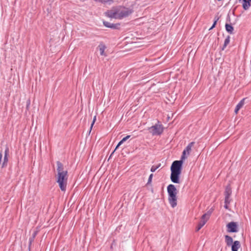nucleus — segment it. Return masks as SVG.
<instances>
[{
  "label": "nucleus",
  "mask_w": 251,
  "mask_h": 251,
  "mask_svg": "<svg viewBox=\"0 0 251 251\" xmlns=\"http://www.w3.org/2000/svg\"><path fill=\"white\" fill-rule=\"evenodd\" d=\"M133 10L126 7L113 8L105 12V15L111 18L122 19L128 17L133 12Z\"/></svg>",
  "instance_id": "3"
},
{
  "label": "nucleus",
  "mask_w": 251,
  "mask_h": 251,
  "mask_svg": "<svg viewBox=\"0 0 251 251\" xmlns=\"http://www.w3.org/2000/svg\"><path fill=\"white\" fill-rule=\"evenodd\" d=\"M153 177V174H151L149 177V179H148V183H150L151 182V180H152V178Z\"/></svg>",
  "instance_id": "18"
},
{
  "label": "nucleus",
  "mask_w": 251,
  "mask_h": 251,
  "mask_svg": "<svg viewBox=\"0 0 251 251\" xmlns=\"http://www.w3.org/2000/svg\"><path fill=\"white\" fill-rule=\"evenodd\" d=\"M240 243L238 241H235L233 243L231 246L232 251H238V249L240 247Z\"/></svg>",
  "instance_id": "10"
},
{
  "label": "nucleus",
  "mask_w": 251,
  "mask_h": 251,
  "mask_svg": "<svg viewBox=\"0 0 251 251\" xmlns=\"http://www.w3.org/2000/svg\"><path fill=\"white\" fill-rule=\"evenodd\" d=\"M210 217V214H204L202 215V216L201 218V219L199 222L200 224H201V226H203L207 221L208 220L209 218Z\"/></svg>",
  "instance_id": "7"
},
{
  "label": "nucleus",
  "mask_w": 251,
  "mask_h": 251,
  "mask_svg": "<svg viewBox=\"0 0 251 251\" xmlns=\"http://www.w3.org/2000/svg\"><path fill=\"white\" fill-rule=\"evenodd\" d=\"M130 135H127L125 137L123 138L122 140H123V141L124 142H125L128 139H129L130 138Z\"/></svg>",
  "instance_id": "22"
},
{
  "label": "nucleus",
  "mask_w": 251,
  "mask_h": 251,
  "mask_svg": "<svg viewBox=\"0 0 251 251\" xmlns=\"http://www.w3.org/2000/svg\"><path fill=\"white\" fill-rule=\"evenodd\" d=\"M160 165H161V164H159L157 166H154V165L152 166L151 169V172H155L160 166Z\"/></svg>",
  "instance_id": "15"
},
{
  "label": "nucleus",
  "mask_w": 251,
  "mask_h": 251,
  "mask_svg": "<svg viewBox=\"0 0 251 251\" xmlns=\"http://www.w3.org/2000/svg\"><path fill=\"white\" fill-rule=\"evenodd\" d=\"M149 130L152 135H160L163 132L164 127L162 125L156 124L150 127Z\"/></svg>",
  "instance_id": "5"
},
{
  "label": "nucleus",
  "mask_w": 251,
  "mask_h": 251,
  "mask_svg": "<svg viewBox=\"0 0 251 251\" xmlns=\"http://www.w3.org/2000/svg\"><path fill=\"white\" fill-rule=\"evenodd\" d=\"M227 230L228 232H237V225L235 222H230L227 225Z\"/></svg>",
  "instance_id": "6"
},
{
  "label": "nucleus",
  "mask_w": 251,
  "mask_h": 251,
  "mask_svg": "<svg viewBox=\"0 0 251 251\" xmlns=\"http://www.w3.org/2000/svg\"><path fill=\"white\" fill-rule=\"evenodd\" d=\"M57 175L56 182L58 183L60 189L62 191L65 192L66 190L68 182V172L64 170L63 164L59 161L57 162Z\"/></svg>",
  "instance_id": "2"
},
{
  "label": "nucleus",
  "mask_w": 251,
  "mask_h": 251,
  "mask_svg": "<svg viewBox=\"0 0 251 251\" xmlns=\"http://www.w3.org/2000/svg\"><path fill=\"white\" fill-rule=\"evenodd\" d=\"M203 226H201V224H200V223H199L197 227V228H196V230L198 231H199Z\"/></svg>",
  "instance_id": "24"
},
{
  "label": "nucleus",
  "mask_w": 251,
  "mask_h": 251,
  "mask_svg": "<svg viewBox=\"0 0 251 251\" xmlns=\"http://www.w3.org/2000/svg\"><path fill=\"white\" fill-rule=\"evenodd\" d=\"M245 98L243 99L236 105L234 112L236 114L238 113L239 110L245 104Z\"/></svg>",
  "instance_id": "9"
},
{
  "label": "nucleus",
  "mask_w": 251,
  "mask_h": 251,
  "mask_svg": "<svg viewBox=\"0 0 251 251\" xmlns=\"http://www.w3.org/2000/svg\"><path fill=\"white\" fill-rule=\"evenodd\" d=\"M229 42H230V37L228 36L225 40L224 48H223V50H224V48L226 47V46L229 44Z\"/></svg>",
  "instance_id": "14"
},
{
  "label": "nucleus",
  "mask_w": 251,
  "mask_h": 251,
  "mask_svg": "<svg viewBox=\"0 0 251 251\" xmlns=\"http://www.w3.org/2000/svg\"><path fill=\"white\" fill-rule=\"evenodd\" d=\"M230 202L229 195H226L225 197V203L229 204Z\"/></svg>",
  "instance_id": "17"
},
{
  "label": "nucleus",
  "mask_w": 251,
  "mask_h": 251,
  "mask_svg": "<svg viewBox=\"0 0 251 251\" xmlns=\"http://www.w3.org/2000/svg\"><path fill=\"white\" fill-rule=\"evenodd\" d=\"M124 142L123 141V140H122L121 141H120L119 143L118 144L117 146H116V148H115V150L117 149Z\"/></svg>",
  "instance_id": "20"
},
{
  "label": "nucleus",
  "mask_w": 251,
  "mask_h": 251,
  "mask_svg": "<svg viewBox=\"0 0 251 251\" xmlns=\"http://www.w3.org/2000/svg\"><path fill=\"white\" fill-rule=\"evenodd\" d=\"M124 142L123 141V140H122L121 141H120L119 143L118 144L117 146H116V148H115V150L117 149Z\"/></svg>",
  "instance_id": "21"
},
{
  "label": "nucleus",
  "mask_w": 251,
  "mask_h": 251,
  "mask_svg": "<svg viewBox=\"0 0 251 251\" xmlns=\"http://www.w3.org/2000/svg\"><path fill=\"white\" fill-rule=\"evenodd\" d=\"M103 25L107 27H109L111 28H115L117 27V25H114L113 24H111L108 22L104 21L103 22Z\"/></svg>",
  "instance_id": "12"
},
{
  "label": "nucleus",
  "mask_w": 251,
  "mask_h": 251,
  "mask_svg": "<svg viewBox=\"0 0 251 251\" xmlns=\"http://www.w3.org/2000/svg\"><path fill=\"white\" fill-rule=\"evenodd\" d=\"M195 144V142H191L188 144L182 152L180 160H176L173 162L171 166V181L175 183H180V176L181 174L183 161L186 159L190 154L192 148Z\"/></svg>",
  "instance_id": "1"
},
{
  "label": "nucleus",
  "mask_w": 251,
  "mask_h": 251,
  "mask_svg": "<svg viewBox=\"0 0 251 251\" xmlns=\"http://www.w3.org/2000/svg\"><path fill=\"white\" fill-rule=\"evenodd\" d=\"M167 192L169 202L171 206L174 208L177 205V189L174 185L169 184L167 186Z\"/></svg>",
  "instance_id": "4"
},
{
  "label": "nucleus",
  "mask_w": 251,
  "mask_h": 251,
  "mask_svg": "<svg viewBox=\"0 0 251 251\" xmlns=\"http://www.w3.org/2000/svg\"><path fill=\"white\" fill-rule=\"evenodd\" d=\"M96 119H97V116L96 115H95L94 118H93V122L91 124V127H90V132H91L92 129V127H93V125H94L96 121Z\"/></svg>",
  "instance_id": "16"
},
{
  "label": "nucleus",
  "mask_w": 251,
  "mask_h": 251,
  "mask_svg": "<svg viewBox=\"0 0 251 251\" xmlns=\"http://www.w3.org/2000/svg\"><path fill=\"white\" fill-rule=\"evenodd\" d=\"M106 47L105 46V45H104L103 44H100L98 47V49H99L100 52V54L102 56H106V54L105 52V50L106 49Z\"/></svg>",
  "instance_id": "8"
},
{
  "label": "nucleus",
  "mask_w": 251,
  "mask_h": 251,
  "mask_svg": "<svg viewBox=\"0 0 251 251\" xmlns=\"http://www.w3.org/2000/svg\"><path fill=\"white\" fill-rule=\"evenodd\" d=\"M225 241H226L227 246H231L232 243H233L232 238L228 235L225 236Z\"/></svg>",
  "instance_id": "11"
},
{
  "label": "nucleus",
  "mask_w": 251,
  "mask_h": 251,
  "mask_svg": "<svg viewBox=\"0 0 251 251\" xmlns=\"http://www.w3.org/2000/svg\"><path fill=\"white\" fill-rule=\"evenodd\" d=\"M228 204L226 203V204H225V208H226V209H227V208H228V206H227V205H228Z\"/></svg>",
  "instance_id": "25"
},
{
  "label": "nucleus",
  "mask_w": 251,
  "mask_h": 251,
  "mask_svg": "<svg viewBox=\"0 0 251 251\" xmlns=\"http://www.w3.org/2000/svg\"><path fill=\"white\" fill-rule=\"evenodd\" d=\"M218 20V19H217V20H215L212 26L210 28L209 30H211V29H213L214 27H215V26L217 24Z\"/></svg>",
  "instance_id": "19"
},
{
  "label": "nucleus",
  "mask_w": 251,
  "mask_h": 251,
  "mask_svg": "<svg viewBox=\"0 0 251 251\" xmlns=\"http://www.w3.org/2000/svg\"><path fill=\"white\" fill-rule=\"evenodd\" d=\"M226 29L229 33L232 34L233 33V27L231 25L226 24Z\"/></svg>",
  "instance_id": "13"
},
{
  "label": "nucleus",
  "mask_w": 251,
  "mask_h": 251,
  "mask_svg": "<svg viewBox=\"0 0 251 251\" xmlns=\"http://www.w3.org/2000/svg\"><path fill=\"white\" fill-rule=\"evenodd\" d=\"M231 191L230 189L229 190H226V195H229V197H230V195L231 194Z\"/></svg>",
  "instance_id": "23"
}]
</instances>
